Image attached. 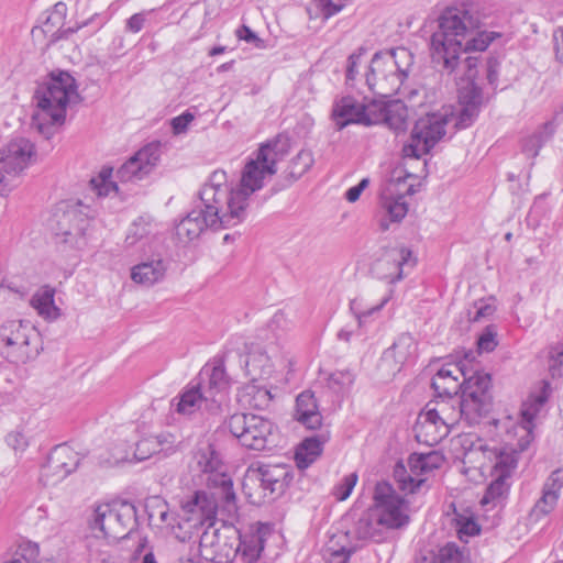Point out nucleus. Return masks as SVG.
Returning <instances> with one entry per match:
<instances>
[{"mask_svg":"<svg viewBox=\"0 0 563 563\" xmlns=\"http://www.w3.org/2000/svg\"><path fill=\"white\" fill-rule=\"evenodd\" d=\"M289 151V143L286 137L278 136L273 141L264 143L256 152V157L250 159L242 172L240 184L235 189L227 185V173L224 170H214L208 183H206L198 192V200L206 205L218 208L219 212H229V206L235 194L242 197L235 206L242 207L243 221L246 218V208L249 198L256 190L263 187V180L266 175H274L276 163L283 159Z\"/></svg>","mask_w":563,"mask_h":563,"instance_id":"1","label":"nucleus"},{"mask_svg":"<svg viewBox=\"0 0 563 563\" xmlns=\"http://www.w3.org/2000/svg\"><path fill=\"white\" fill-rule=\"evenodd\" d=\"M465 16V12L456 9L444 11L438 19V30L431 35L430 52L432 62L446 73L451 74L462 65L466 81H475L478 58L468 56L461 63L460 55L485 51L499 34L487 31L474 33L466 25Z\"/></svg>","mask_w":563,"mask_h":563,"instance_id":"2","label":"nucleus"},{"mask_svg":"<svg viewBox=\"0 0 563 563\" xmlns=\"http://www.w3.org/2000/svg\"><path fill=\"white\" fill-rule=\"evenodd\" d=\"M37 111L32 117V126L49 139L57 125L66 119V108L79 100L75 78L67 71H53L34 95Z\"/></svg>","mask_w":563,"mask_h":563,"instance_id":"3","label":"nucleus"},{"mask_svg":"<svg viewBox=\"0 0 563 563\" xmlns=\"http://www.w3.org/2000/svg\"><path fill=\"white\" fill-rule=\"evenodd\" d=\"M413 65V54L406 47H396L374 54L366 74L368 88L383 97L399 92Z\"/></svg>","mask_w":563,"mask_h":563,"instance_id":"4","label":"nucleus"},{"mask_svg":"<svg viewBox=\"0 0 563 563\" xmlns=\"http://www.w3.org/2000/svg\"><path fill=\"white\" fill-rule=\"evenodd\" d=\"M229 206V212H219L218 208L206 205L200 200H195L194 208L176 225V235L183 243H188L198 239L207 229L219 231L240 224L243 221L242 207L239 203L240 194H235Z\"/></svg>","mask_w":563,"mask_h":563,"instance_id":"5","label":"nucleus"},{"mask_svg":"<svg viewBox=\"0 0 563 563\" xmlns=\"http://www.w3.org/2000/svg\"><path fill=\"white\" fill-rule=\"evenodd\" d=\"M225 426L239 443L252 451H271L277 445V427L269 419L254 413H234Z\"/></svg>","mask_w":563,"mask_h":563,"instance_id":"6","label":"nucleus"},{"mask_svg":"<svg viewBox=\"0 0 563 563\" xmlns=\"http://www.w3.org/2000/svg\"><path fill=\"white\" fill-rule=\"evenodd\" d=\"M38 334L22 320H9L0 325V351L12 364H25L40 354Z\"/></svg>","mask_w":563,"mask_h":563,"instance_id":"7","label":"nucleus"},{"mask_svg":"<svg viewBox=\"0 0 563 563\" xmlns=\"http://www.w3.org/2000/svg\"><path fill=\"white\" fill-rule=\"evenodd\" d=\"M492 377L488 373L475 371L472 375L463 376L461 384L462 413L466 416L468 426L477 424L486 418L493 409L490 393Z\"/></svg>","mask_w":563,"mask_h":563,"instance_id":"8","label":"nucleus"},{"mask_svg":"<svg viewBox=\"0 0 563 563\" xmlns=\"http://www.w3.org/2000/svg\"><path fill=\"white\" fill-rule=\"evenodd\" d=\"M210 521L199 540V553L212 563H231L239 554V531L231 525Z\"/></svg>","mask_w":563,"mask_h":563,"instance_id":"9","label":"nucleus"},{"mask_svg":"<svg viewBox=\"0 0 563 563\" xmlns=\"http://www.w3.org/2000/svg\"><path fill=\"white\" fill-rule=\"evenodd\" d=\"M449 111L428 113L419 118L411 131L410 142L404 146L406 156L420 158L445 135L446 125L451 123Z\"/></svg>","mask_w":563,"mask_h":563,"instance_id":"10","label":"nucleus"},{"mask_svg":"<svg viewBox=\"0 0 563 563\" xmlns=\"http://www.w3.org/2000/svg\"><path fill=\"white\" fill-rule=\"evenodd\" d=\"M35 155L33 143L27 139L16 137L11 140L0 151V195H8L15 186V178L30 164Z\"/></svg>","mask_w":563,"mask_h":563,"instance_id":"11","label":"nucleus"},{"mask_svg":"<svg viewBox=\"0 0 563 563\" xmlns=\"http://www.w3.org/2000/svg\"><path fill=\"white\" fill-rule=\"evenodd\" d=\"M219 503L214 494H208L203 490H197L187 500L181 503L183 518L177 523L178 528H197L208 526L210 521H217ZM176 538L186 541L191 538L190 531L186 530L183 534L176 533Z\"/></svg>","mask_w":563,"mask_h":563,"instance_id":"12","label":"nucleus"},{"mask_svg":"<svg viewBox=\"0 0 563 563\" xmlns=\"http://www.w3.org/2000/svg\"><path fill=\"white\" fill-rule=\"evenodd\" d=\"M371 509L387 530L399 529L408 523L409 516L404 511L405 499L388 482L376 484Z\"/></svg>","mask_w":563,"mask_h":563,"instance_id":"13","label":"nucleus"},{"mask_svg":"<svg viewBox=\"0 0 563 563\" xmlns=\"http://www.w3.org/2000/svg\"><path fill=\"white\" fill-rule=\"evenodd\" d=\"M292 478V472L287 465L262 464L249 468V479L256 482L263 496L272 500L284 494Z\"/></svg>","mask_w":563,"mask_h":563,"instance_id":"14","label":"nucleus"},{"mask_svg":"<svg viewBox=\"0 0 563 563\" xmlns=\"http://www.w3.org/2000/svg\"><path fill=\"white\" fill-rule=\"evenodd\" d=\"M80 464L79 454L67 444L56 445L42 467L41 481L53 486L75 472Z\"/></svg>","mask_w":563,"mask_h":563,"instance_id":"15","label":"nucleus"},{"mask_svg":"<svg viewBox=\"0 0 563 563\" xmlns=\"http://www.w3.org/2000/svg\"><path fill=\"white\" fill-rule=\"evenodd\" d=\"M161 159V144L150 143L139 150L117 170L121 183H134L150 175Z\"/></svg>","mask_w":563,"mask_h":563,"instance_id":"16","label":"nucleus"},{"mask_svg":"<svg viewBox=\"0 0 563 563\" xmlns=\"http://www.w3.org/2000/svg\"><path fill=\"white\" fill-rule=\"evenodd\" d=\"M172 407L183 416H191L201 410L217 415L221 411V399H213L201 386L191 382L178 397L172 400Z\"/></svg>","mask_w":563,"mask_h":563,"instance_id":"17","label":"nucleus"},{"mask_svg":"<svg viewBox=\"0 0 563 563\" xmlns=\"http://www.w3.org/2000/svg\"><path fill=\"white\" fill-rule=\"evenodd\" d=\"M135 523L133 507H126L123 511L110 508L109 505L98 506L95 510L92 529H99L104 537L121 538L125 536L129 525Z\"/></svg>","mask_w":563,"mask_h":563,"instance_id":"18","label":"nucleus"},{"mask_svg":"<svg viewBox=\"0 0 563 563\" xmlns=\"http://www.w3.org/2000/svg\"><path fill=\"white\" fill-rule=\"evenodd\" d=\"M86 223L87 219L76 207H58L49 220L51 230L63 243H73L75 239L80 238Z\"/></svg>","mask_w":563,"mask_h":563,"instance_id":"19","label":"nucleus"},{"mask_svg":"<svg viewBox=\"0 0 563 563\" xmlns=\"http://www.w3.org/2000/svg\"><path fill=\"white\" fill-rule=\"evenodd\" d=\"M417 351L415 339L408 334H400L391 346L386 349L380 357L379 367L387 376L394 377L410 361Z\"/></svg>","mask_w":563,"mask_h":563,"instance_id":"20","label":"nucleus"},{"mask_svg":"<svg viewBox=\"0 0 563 563\" xmlns=\"http://www.w3.org/2000/svg\"><path fill=\"white\" fill-rule=\"evenodd\" d=\"M207 395L213 399H221L230 388L231 378L227 374L224 363L221 358H213L199 372L197 382Z\"/></svg>","mask_w":563,"mask_h":563,"instance_id":"21","label":"nucleus"},{"mask_svg":"<svg viewBox=\"0 0 563 563\" xmlns=\"http://www.w3.org/2000/svg\"><path fill=\"white\" fill-rule=\"evenodd\" d=\"M411 257L412 252L407 247L389 249L375 261L372 271L378 278L395 283L402 278L404 266L409 264Z\"/></svg>","mask_w":563,"mask_h":563,"instance_id":"22","label":"nucleus"},{"mask_svg":"<svg viewBox=\"0 0 563 563\" xmlns=\"http://www.w3.org/2000/svg\"><path fill=\"white\" fill-rule=\"evenodd\" d=\"M460 376H465V368L460 364H445L432 377L431 387L434 389L437 397H445L452 399L456 397L461 390Z\"/></svg>","mask_w":563,"mask_h":563,"instance_id":"23","label":"nucleus"},{"mask_svg":"<svg viewBox=\"0 0 563 563\" xmlns=\"http://www.w3.org/2000/svg\"><path fill=\"white\" fill-rule=\"evenodd\" d=\"M364 103L354 97L345 96L334 101L331 118L338 131L350 124L364 125Z\"/></svg>","mask_w":563,"mask_h":563,"instance_id":"24","label":"nucleus"},{"mask_svg":"<svg viewBox=\"0 0 563 563\" xmlns=\"http://www.w3.org/2000/svg\"><path fill=\"white\" fill-rule=\"evenodd\" d=\"M431 411L426 407L419 413L415 424L416 439L429 446L437 445L450 433V429L437 418L431 417Z\"/></svg>","mask_w":563,"mask_h":563,"instance_id":"25","label":"nucleus"},{"mask_svg":"<svg viewBox=\"0 0 563 563\" xmlns=\"http://www.w3.org/2000/svg\"><path fill=\"white\" fill-rule=\"evenodd\" d=\"M167 437L164 434L150 435L137 441L130 450L123 453H113L115 463L121 462H142L150 459L153 454L162 450V446L167 443Z\"/></svg>","mask_w":563,"mask_h":563,"instance_id":"26","label":"nucleus"},{"mask_svg":"<svg viewBox=\"0 0 563 563\" xmlns=\"http://www.w3.org/2000/svg\"><path fill=\"white\" fill-rule=\"evenodd\" d=\"M222 461L212 444L200 446L194 454L192 468L202 474H209L208 483L219 485L218 475L224 474L220 471Z\"/></svg>","mask_w":563,"mask_h":563,"instance_id":"27","label":"nucleus"},{"mask_svg":"<svg viewBox=\"0 0 563 563\" xmlns=\"http://www.w3.org/2000/svg\"><path fill=\"white\" fill-rule=\"evenodd\" d=\"M441 400L429 401L426 408L431 411V417L437 418L442 424L451 429L460 420L466 422V416L462 413V399L452 397L448 399L440 397Z\"/></svg>","mask_w":563,"mask_h":563,"instance_id":"28","label":"nucleus"},{"mask_svg":"<svg viewBox=\"0 0 563 563\" xmlns=\"http://www.w3.org/2000/svg\"><path fill=\"white\" fill-rule=\"evenodd\" d=\"M295 418L307 429L314 430L321 426L322 416L313 393L305 390L297 396Z\"/></svg>","mask_w":563,"mask_h":563,"instance_id":"29","label":"nucleus"},{"mask_svg":"<svg viewBox=\"0 0 563 563\" xmlns=\"http://www.w3.org/2000/svg\"><path fill=\"white\" fill-rule=\"evenodd\" d=\"M219 485L216 487L219 489L218 498L221 500V505H219L218 512L223 516L220 520L221 525H231L233 526V521L238 518V505H236V496L233 490V483L229 475L222 474L218 475Z\"/></svg>","mask_w":563,"mask_h":563,"instance_id":"30","label":"nucleus"},{"mask_svg":"<svg viewBox=\"0 0 563 563\" xmlns=\"http://www.w3.org/2000/svg\"><path fill=\"white\" fill-rule=\"evenodd\" d=\"M386 532L387 528L383 527L371 508L361 515L353 528L355 539L361 541L382 542L386 537Z\"/></svg>","mask_w":563,"mask_h":563,"instance_id":"31","label":"nucleus"},{"mask_svg":"<svg viewBox=\"0 0 563 563\" xmlns=\"http://www.w3.org/2000/svg\"><path fill=\"white\" fill-rule=\"evenodd\" d=\"M408 206L404 198L382 197L380 211L377 216L378 229L382 232L389 230L391 223H399L407 214Z\"/></svg>","mask_w":563,"mask_h":563,"instance_id":"32","label":"nucleus"},{"mask_svg":"<svg viewBox=\"0 0 563 563\" xmlns=\"http://www.w3.org/2000/svg\"><path fill=\"white\" fill-rule=\"evenodd\" d=\"M167 266L161 257L152 258L132 267L131 278L134 283L150 287L161 282Z\"/></svg>","mask_w":563,"mask_h":563,"instance_id":"33","label":"nucleus"},{"mask_svg":"<svg viewBox=\"0 0 563 563\" xmlns=\"http://www.w3.org/2000/svg\"><path fill=\"white\" fill-rule=\"evenodd\" d=\"M246 375L253 382L268 377L273 371V364L266 351L261 347L251 350L244 361Z\"/></svg>","mask_w":563,"mask_h":563,"instance_id":"34","label":"nucleus"},{"mask_svg":"<svg viewBox=\"0 0 563 563\" xmlns=\"http://www.w3.org/2000/svg\"><path fill=\"white\" fill-rule=\"evenodd\" d=\"M324 440L320 437L305 439L296 449L295 462L299 470L309 467L322 453Z\"/></svg>","mask_w":563,"mask_h":563,"instance_id":"35","label":"nucleus"},{"mask_svg":"<svg viewBox=\"0 0 563 563\" xmlns=\"http://www.w3.org/2000/svg\"><path fill=\"white\" fill-rule=\"evenodd\" d=\"M444 457L437 451L429 453H412L408 459V466L418 477H424L427 473L441 467Z\"/></svg>","mask_w":563,"mask_h":563,"instance_id":"36","label":"nucleus"},{"mask_svg":"<svg viewBox=\"0 0 563 563\" xmlns=\"http://www.w3.org/2000/svg\"><path fill=\"white\" fill-rule=\"evenodd\" d=\"M514 468L515 462L512 461L508 470H503L496 475V478L486 488V492L481 500L482 505L500 501L507 496L510 487L508 479L510 478V474Z\"/></svg>","mask_w":563,"mask_h":563,"instance_id":"37","label":"nucleus"},{"mask_svg":"<svg viewBox=\"0 0 563 563\" xmlns=\"http://www.w3.org/2000/svg\"><path fill=\"white\" fill-rule=\"evenodd\" d=\"M394 478L398 488L406 494H416L426 484V477H418L411 470L407 468L401 462L396 463L394 467Z\"/></svg>","mask_w":563,"mask_h":563,"instance_id":"38","label":"nucleus"},{"mask_svg":"<svg viewBox=\"0 0 563 563\" xmlns=\"http://www.w3.org/2000/svg\"><path fill=\"white\" fill-rule=\"evenodd\" d=\"M55 290L48 286L43 287L31 299V305L38 314L46 319H55L58 316V308L54 302Z\"/></svg>","mask_w":563,"mask_h":563,"instance_id":"39","label":"nucleus"},{"mask_svg":"<svg viewBox=\"0 0 563 563\" xmlns=\"http://www.w3.org/2000/svg\"><path fill=\"white\" fill-rule=\"evenodd\" d=\"M272 399L273 397L267 388L255 384L246 385L241 393V401L250 408L257 410L266 409Z\"/></svg>","mask_w":563,"mask_h":563,"instance_id":"40","label":"nucleus"},{"mask_svg":"<svg viewBox=\"0 0 563 563\" xmlns=\"http://www.w3.org/2000/svg\"><path fill=\"white\" fill-rule=\"evenodd\" d=\"M387 301L388 298H384L376 305H368L363 297H356L350 301V310L356 318L358 327H364L375 313L383 309Z\"/></svg>","mask_w":563,"mask_h":563,"instance_id":"41","label":"nucleus"},{"mask_svg":"<svg viewBox=\"0 0 563 563\" xmlns=\"http://www.w3.org/2000/svg\"><path fill=\"white\" fill-rule=\"evenodd\" d=\"M554 126L552 122H547L542 129L521 142V150L528 157H536L542 145L553 135Z\"/></svg>","mask_w":563,"mask_h":563,"instance_id":"42","label":"nucleus"},{"mask_svg":"<svg viewBox=\"0 0 563 563\" xmlns=\"http://www.w3.org/2000/svg\"><path fill=\"white\" fill-rule=\"evenodd\" d=\"M239 553L243 563H258L261 552L263 551V541L258 536L242 538L239 533Z\"/></svg>","mask_w":563,"mask_h":563,"instance_id":"43","label":"nucleus"},{"mask_svg":"<svg viewBox=\"0 0 563 563\" xmlns=\"http://www.w3.org/2000/svg\"><path fill=\"white\" fill-rule=\"evenodd\" d=\"M408 109L401 101H390L384 124L396 133L407 129Z\"/></svg>","mask_w":563,"mask_h":563,"instance_id":"44","label":"nucleus"},{"mask_svg":"<svg viewBox=\"0 0 563 563\" xmlns=\"http://www.w3.org/2000/svg\"><path fill=\"white\" fill-rule=\"evenodd\" d=\"M559 498V494H555L554 490H549L542 486V494L532 507L530 518L538 521L551 514L556 507Z\"/></svg>","mask_w":563,"mask_h":563,"instance_id":"45","label":"nucleus"},{"mask_svg":"<svg viewBox=\"0 0 563 563\" xmlns=\"http://www.w3.org/2000/svg\"><path fill=\"white\" fill-rule=\"evenodd\" d=\"M151 222L143 217L135 220L129 228L125 238V247H132L139 242L147 241L151 234Z\"/></svg>","mask_w":563,"mask_h":563,"instance_id":"46","label":"nucleus"},{"mask_svg":"<svg viewBox=\"0 0 563 563\" xmlns=\"http://www.w3.org/2000/svg\"><path fill=\"white\" fill-rule=\"evenodd\" d=\"M313 165V156L310 151L301 150L290 162L287 175L292 179H299Z\"/></svg>","mask_w":563,"mask_h":563,"instance_id":"47","label":"nucleus"},{"mask_svg":"<svg viewBox=\"0 0 563 563\" xmlns=\"http://www.w3.org/2000/svg\"><path fill=\"white\" fill-rule=\"evenodd\" d=\"M459 102L460 104L474 106L481 109L483 106L482 88L473 80L466 81L459 89Z\"/></svg>","mask_w":563,"mask_h":563,"instance_id":"48","label":"nucleus"},{"mask_svg":"<svg viewBox=\"0 0 563 563\" xmlns=\"http://www.w3.org/2000/svg\"><path fill=\"white\" fill-rule=\"evenodd\" d=\"M389 102L373 100L364 103V125L384 123Z\"/></svg>","mask_w":563,"mask_h":563,"instance_id":"49","label":"nucleus"},{"mask_svg":"<svg viewBox=\"0 0 563 563\" xmlns=\"http://www.w3.org/2000/svg\"><path fill=\"white\" fill-rule=\"evenodd\" d=\"M461 109L457 113V115H454L452 112H449V114L452 115L451 123L454 122V126L459 130L466 129L471 126L475 120L477 119L481 109L476 108L474 106H465L460 104Z\"/></svg>","mask_w":563,"mask_h":563,"instance_id":"50","label":"nucleus"},{"mask_svg":"<svg viewBox=\"0 0 563 563\" xmlns=\"http://www.w3.org/2000/svg\"><path fill=\"white\" fill-rule=\"evenodd\" d=\"M112 168L103 167L97 178L91 179V185L97 190L98 196H108L110 192L118 191L117 183L110 180Z\"/></svg>","mask_w":563,"mask_h":563,"instance_id":"51","label":"nucleus"},{"mask_svg":"<svg viewBox=\"0 0 563 563\" xmlns=\"http://www.w3.org/2000/svg\"><path fill=\"white\" fill-rule=\"evenodd\" d=\"M355 375L349 371H336L328 378V387L334 393H341L347 389L354 383Z\"/></svg>","mask_w":563,"mask_h":563,"instance_id":"52","label":"nucleus"},{"mask_svg":"<svg viewBox=\"0 0 563 563\" xmlns=\"http://www.w3.org/2000/svg\"><path fill=\"white\" fill-rule=\"evenodd\" d=\"M547 401V396L543 394H540L532 398L531 404H525L523 408L521 410V417L522 422L525 423V428L530 431L532 421L534 420L536 416L540 411V409L543 407V405Z\"/></svg>","mask_w":563,"mask_h":563,"instance_id":"53","label":"nucleus"},{"mask_svg":"<svg viewBox=\"0 0 563 563\" xmlns=\"http://www.w3.org/2000/svg\"><path fill=\"white\" fill-rule=\"evenodd\" d=\"M358 476L356 473H350L345 475L340 483L333 488V496L336 500H345L351 495L353 488L357 483Z\"/></svg>","mask_w":563,"mask_h":563,"instance_id":"54","label":"nucleus"},{"mask_svg":"<svg viewBox=\"0 0 563 563\" xmlns=\"http://www.w3.org/2000/svg\"><path fill=\"white\" fill-rule=\"evenodd\" d=\"M437 561L438 563H464V556L455 543L449 542L439 550Z\"/></svg>","mask_w":563,"mask_h":563,"instance_id":"55","label":"nucleus"},{"mask_svg":"<svg viewBox=\"0 0 563 563\" xmlns=\"http://www.w3.org/2000/svg\"><path fill=\"white\" fill-rule=\"evenodd\" d=\"M497 346L496 331L492 327H487L477 340L479 352H492Z\"/></svg>","mask_w":563,"mask_h":563,"instance_id":"56","label":"nucleus"},{"mask_svg":"<svg viewBox=\"0 0 563 563\" xmlns=\"http://www.w3.org/2000/svg\"><path fill=\"white\" fill-rule=\"evenodd\" d=\"M329 551L331 554L330 563H350V559L357 551V547L346 548L345 545H341L340 549H335L330 545Z\"/></svg>","mask_w":563,"mask_h":563,"instance_id":"57","label":"nucleus"},{"mask_svg":"<svg viewBox=\"0 0 563 563\" xmlns=\"http://www.w3.org/2000/svg\"><path fill=\"white\" fill-rule=\"evenodd\" d=\"M96 16H97V14H95L91 19H89L87 21L78 23L76 25V27H67V29L59 27L56 32H53L51 34V38L48 41V44H54L55 42H57L59 40L68 38L71 34H74L78 30H80V29L87 26L89 23H91L96 19Z\"/></svg>","mask_w":563,"mask_h":563,"instance_id":"58","label":"nucleus"},{"mask_svg":"<svg viewBox=\"0 0 563 563\" xmlns=\"http://www.w3.org/2000/svg\"><path fill=\"white\" fill-rule=\"evenodd\" d=\"M236 36L239 40L245 41L246 43L253 44L257 48H264L265 42L260 38L255 32H253L247 25H242L236 30Z\"/></svg>","mask_w":563,"mask_h":563,"instance_id":"59","label":"nucleus"},{"mask_svg":"<svg viewBox=\"0 0 563 563\" xmlns=\"http://www.w3.org/2000/svg\"><path fill=\"white\" fill-rule=\"evenodd\" d=\"M543 487L549 490H554L555 494L560 495L563 488V466L551 472L549 477L545 479Z\"/></svg>","mask_w":563,"mask_h":563,"instance_id":"60","label":"nucleus"},{"mask_svg":"<svg viewBox=\"0 0 563 563\" xmlns=\"http://www.w3.org/2000/svg\"><path fill=\"white\" fill-rule=\"evenodd\" d=\"M5 441L10 448H12L14 451H24L27 445V439L24 433L21 431H13L9 433L5 438Z\"/></svg>","mask_w":563,"mask_h":563,"instance_id":"61","label":"nucleus"},{"mask_svg":"<svg viewBox=\"0 0 563 563\" xmlns=\"http://www.w3.org/2000/svg\"><path fill=\"white\" fill-rule=\"evenodd\" d=\"M195 119L194 114L189 111H185L180 115L172 120V129L175 134H181L186 132L190 122Z\"/></svg>","mask_w":563,"mask_h":563,"instance_id":"62","label":"nucleus"},{"mask_svg":"<svg viewBox=\"0 0 563 563\" xmlns=\"http://www.w3.org/2000/svg\"><path fill=\"white\" fill-rule=\"evenodd\" d=\"M146 22V13L139 12L134 13L126 20L125 31L131 33H139Z\"/></svg>","mask_w":563,"mask_h":563,"instance_id":"63","label":"nucleus"},{"mask_svg":"<svg viewBox=\"0 0 563 563\" xmlns=\"http://www.w3.org/2000/svg\"><path fill=\"white\" fill-rule=\"evenodd\" d=\"M368 178H363L356 186H353L345 191V199L349 202L357 201L360 199L361 194L368 186Z\"/></svg>","mask_w":563,"mask_h":563,"instance_id":"64","label":"nucleus"}]
</instances>
